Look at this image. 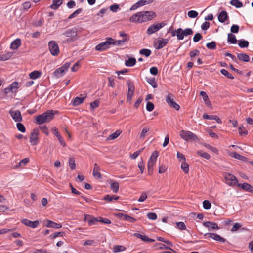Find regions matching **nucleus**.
Here are the masks:
<instances>
[{
    "instance_id": "423d86ee",
    "label": "nucleus",
    "mask_w": 253,
    "mask_h": 253,
    "mask_svg": "<svg viewBox=\"0 0 253 253\" xmlns=\"http://www.w3.org/2000/svg\"><path fill=\"white\" fill-rule=\"evenodd\" d=\"M177 32V37L178 40H183L185 36L192 35L193 31L191 28H186L183 30L181 28H178L176 30Z\"/></svg>"
},
{
    "instance_id": "a18cd8bd",
    "label": "nucleus",
    "mask_w": 253,
    "mask_h": 253,
    "mask_svg": "<svg viewBox=\"0 0 253 253\" xmlns=\"http://www.w3.org/2000/svg\"><path fill=\"white\" fill-rule=\"evenodd\" d=\"M220 72L222 74H223L229 79H233L234 78L233 75L231 73H229L226 69H221L220 70Z\"/></svg>"
},
{
    "instance_id": "7c9ffc66",
    "label": "nucleus",
    "mask_w": 253,
    "mask_h": 253,
    "mask_svg": "<svg viewBox=\"0 0 253 253\" xmlns=\"http://www.w3.org/2000/svg\"><path fill=\"white\" fill-rule=\"evenodd\" d=\"M227 41L228 42H230L231 44H236L237 43V40L234 34L232 33H229L228 34Z\"/></svg>"
},
{
    "instance_id": "052dcab7",
    "label": "nucleus",
    "mask_w": 253,
    "mask_h": 253,
    "mask_svg": "<svg viewBox=\"0 0 253 253\" xmlns=\"http://www.w3.org/2000/svg\"><path fill=\"white\" fill-rule=\"evenodd\" d=\"M176 226L178 229L181 230H185L186 229V226L183 222H177Z\"/></svg>"
},
{
    "instance_id": "bb28decb",
    "label": "nucleus",
    "mask_w": 253,
    "mask_h": 253,
    "mask_svg": "<svg viewBox=\"0 0 253 253\" xmlns=\"http://www.w3.org/2000/svg\"><path fill=\"white\" fill-rule=\"evenodd\" d=\"M110 188L115 193L118 192L119 188V184L118 182L113 180H111Z\"/></svg>"
},
{
    "instance_id": "de8ad7c7",
    "label": "nucleus",
    "mask_w": 253,
    "mask_h": 253,
    "mask_svg": "<svg viewBox=\"0 0 253 253\" xmlns=\"http://www.w3.org/2000/svg\"><path fill=\"white\" fill-rule=\"evenodd\" d=\"M126 42V39H123L122 40H120L118 41H114V40L113 39L114 43H112V45H123Z\"/></svg>"
},
{
    "instance_id": "79ce46f5",
    "label": "nucleus",
    "mask_w": 253,
    "mask_h": 253,
    "mask_svg": "<svg viewBox=\"0 0 253 253\" xmlns=\"http://www.w3.org/2000/svg\"><path fill=\"white\" fill-rule=\"evenodd\" d=\"M181 168L183 171V172L185 173H188L189 172V165L185 162V161H183L181 165Z\"/></svg>"
},
{
    "instance_id": "bf43d9fd",
    "label": "nucleus",
    "mask_w": 253,
    "mask_h": 253,
    "mask_svg": "<svg viewBox=\"0 0 253 253\" xmlns=\"http://www.w3.org/2000/svg\"><path fill=\"white\" fill-rule=\"evenodd\" d=\"M202 38V36L201 34L197 33H196L193 37V41L195 42H199Z\"/></svg>"
},
{
    "instance_id": "6e6d98bb",
    "label": "nucleus",
    "mask_w": 253,
    "mask_h": 253,
    "mask_svg": "<svg viewBox=\"0 0 253 253\" xmlns=\"http://www.w3.org/2000/svg\"><path fill=\"white\" fill-rule=\"evenodd\" d=\"M200 54V51L197 49L193 50L190 52L189 55L191 57V59L193 60V58L197 55H199Z\"/></svg>"
},
{
    "instance_id": "e2e57ef3",
    "label": "nucleus",
    "mask_w": 253,
    "mask_h": 253,
    "mask_svg": "<svg viewBox=\"0 0 253 253\" xmlns=\"http://www.w3.org/2000/svg\"><path fill=\"white\" fill-rule=\"evenodd\" d=\"M22 6L24 10H27L31 7V4L30 1H26L22 4Z\"/></svg>"
},
{
    "instance_id": "603ef678",
    "label": "nucleus",
    "mask_w": 253,
    "mask_h": 253,
    "mask_svg": "<svg viewBox=\"0 0 253 253\" xmlns=\"http://www.w3.org/2000/svg\"><path fill=\"white\" fill-rule=\"evenodd\" d=\"M69 165L70 168L74 170L76 168V164L75 160L73 158H70L69 159Z\"/></svg>"
},
{
    "instance_id": "dca6fc26",
    "label": "nucleus",
    "mask_w": 253,
    "mask_h": 253,
    "mask_svg": "<svg viewBox=\"0 0 253 253\" xmlns=\"http://www.w3.org/2000/svg\"><path fill=\"white\" fill-rule=\"evenodd\" d=\"M84 220L88 222L89 226L96 225L99 222V219L90 215H84Z\"/></svg>"
},
{
    "instance_id": "4d7b16f0",
    "label": "nucleus",
    "mask_w": 253,
    "mask_h": 253,
    "mask_svg": "<svg viewBox=\"0 0 253 253\" xmlns=\"http://www.w3.org/2000/svg\"><path fill=\"white\" fill-rule=\"evenodd\" d=\"M40 129L42 131V132L44 133L46 136H48L49 135L48 129L46 126H42L40 127Z\"/></svg>"
},
{
    "instance_id": "774afa93",
    "label": "nucleus",
    "mask_w": 253,
    "mask_h": 253,
    "mask_svg": "<svg viewBox=\"0 0 253 253\" xmlns=\"http://www.w3.org/2000/svg\"><path fill=\"white\" fill-rule=\"evenodd\" d=\"M18 84H19L17 82H14L10 84L9 86L11 88L12 90L14 92V90L18 88Z\"/></svg>"
},
{
    "instance_id": "680f3d73",
    "label": "nucleus",
    "mask_w": 253,
    "mask_h": 253,
    "mask_svg": "<svg viewBox=\"0 0 253 253\" xmlns=\"http://www.w3.org/2000/svg\"><path fill=\"white\" fill-rule=\"evenodd\" d=\"M147 217L151 220H155L157 218V215L155 213L149 212L147 215Z\"/></svg>"
},
{
    "instance_id": "393cba45",
    "label": "nucleus",
    "mask_w": 253,
    "mask_h": 253,
    "mask_svg": "<svg viewBox=\"0 0 253 253\" xmlns=\"http://www.w3.org/2000/svg\"><path fill=\"white\" fill-rule=\"evenodd\" d=\"M21 45V40L20 39L17 38L15 39L11 44L10 48L16 50Z\"/></svg>"
},
{
    "instance_id": "f8f14e48",
    "label": "nucleus",
    "mask_w": 253,
    "mask_h": 253,
    "mask_svg": "<svg viewBox=\"0 0 253 253\" xmlns=\"http://www.w3.org/2000/svg\"><path fill=\"white\" fill-rule=\"evenodd\" d=\"M9 114L15 122H20L22 121V115L19 110L11 109L9 110Z\"/></svg>"
},
{
    "instance_id": "6ab92c4d",
    "label": "nucleus",
    "mask_w": 253,
    "mask_h": 253,
    "mask_svg": "<svg viewBox=\"0 0 253 253\" xmlns=\"http://www.w3.org/2000/svg\"><path fill=\"white\" fill-rule=\"evenodd\" d=\"M169 39H160L157 40L155 43V47L157 49H160L165 47L168 43Z\"/></svg>"
},
{
    "instance_id": "b1692460",
    "label": "nucleus",
    "mask_w": 253,
    "mask_h": 253,
    "mask_svg": "<svg viewBox=\"0 0 253 253\" xmlns=\"http://www.w3.org/2000/svg\"><path fill=\"white\" fill-rule=\"evenodd\" d=\"M100 169V168L99 166L97 164L95 163L94 164V169L93 170V175L96 178L98 179L101 178V175L99 172Z\"/></svg>"
},
{
    "instance_id": "412c9836",
    "label": "nucleus",
    "mask_w": 253,
    "mask_h": 253,
    "mask_svg": "<svg viewBox=\"0 0 253 253\" xmlns=\"http://www.w3.org/2000/svg\"><path fill=\"white\" fill-rule=\"evenodd\" d=\"M203 225L205 227L208 228L209 229H211V230H214V229L218 230L219 229V227H218L217 224L215 222L207 221V222H204L203 223Z\"/></svg>"
},
{
    "instance_id": "3c124183",
    "label": "nucleus",
    "mask_w": 253,
    "mask_h": 253,
    "mask_svg": "<svg viewBox=\"0 0 253 253\" xmlns=\"http://www.w3.org/2000/svg\"><path fill=\"white\" fill-rule=\"evenodd\" d=\"M82 11V8H79L76 11H75L72 14H71L68 17L69 19H71L76 17L78 14L81 13Z\"/></svg>"
},
{
    "instance_id": "58836bf2",
    "label": "nucleus",
    "mask_w": 253,
    "mask_h": 253,
    "mask_svg": "<svg viewBox=\"0 0 253 253\" xmlns=\"http://www.w3.org/2000/svg\"><path fill=\"white\" fill-rule=\"evenodd\" d=\"M1 55V61H6L10 59L12 56L13 54L12 52H7Z\"/></svg>"
},
{
    "instance_id": "4468645a",
    "label": "nucleus",
    "mask_w": 253,
    "mask_h": 253,
    "mask_svg": "<svg viewBox=\"0 0 253 253\" xmlns=\"http://www.w3.org/2000/svg\"><path fill=\"white\" fill-rule=\"evenodd\" d=\"M225 178L227 181L228 184L231 186L238 184L237 178L233 174L226 173L225 174Z\"/></svg>"
},
{
    "instance_id": "c03bdc74",
    "label": "nucleus",
    "mask_w": 253,
    "mask_h": 253,
    "mask_svg": "<svg viewBox=\"0 0 253 253\" xmlns=\"http://www.w3.org/2000/svg\"><path fill=\"white\" fill-rule=\"evenodd\" d=\"M125 250L126 248L124 246L121 245L115 246L113 249V251L114 253H118L125 251Z\"/></svg>"
},
{
    "instance_id": "20e7f679",
    "label": "nucleus",
    "mask_w": 253,
    "mask_h": 253,
    "mask_svg": "<svg viewBox=\"0 0 253 253\" xmlns=\"http://www.w3.org/2000/svg\"><path fill=\"white\" fill-rule=\"evenodd\" d=\"M113 39L108 38L105 42H102L95 46V50L99 51L105 50L110 47L113 43Z\"/></svg>"
},
{
    "instance_id": "c85d7f7f",
    "label": "nucleus",
    "mask_w": 253,
    "mask_h": 253,
    "mask_svg": "<svg viewBox=\"0 0 253 253\" xmlns=\"http://www.w3.org/2000/svg\"><path fill=\"white\" fill-rule=\"evenodd\" d=\"M46 226L47 227L53 228L55 229H59L62 227V225L60 224H58L55 222H54L51 220L47 221Z\"/></svg>"
},
{
    "instance_id": "9b49d317",
    "label": "nucleus",
    "mask_w": 253,
    "mask_h": 253,
    "mask_svg": "<svg viewBox=\"0 0 253 253\" xmlns=\"http://www.w3.org/2000/svg\"><path fill=\"white\" fill-rule=\"evenodd\" d=\"M39 131L37 129H34L30 133V142L32 145H36L38 142Z\"/></svg>"
},
{
    "instance_id": "864d4df0",
    "label": "nucleus",
    "mask_w": 253,
    "mask_h": 253,
    "mask_svg": "<svg viewBox=\"0 0 253 253\" xmlns=\"http://www.w3.org/2000/svg\"><path fill=\"white\" fill-rule=\"evenodd\" d=\"M17 128L21 132H25L26 131L25 126L21 123L18 122L16 124Z\"/></svg>"
},
{
    "instance_id": "f3484780",
    "label": "nucleus",
    "mask_w": 253,
    "mask_h": 253,
    "mask_svg": "<svg viewBox=\"0 0 253 253\" xmlns=\"http://www.w3.org/2000/svg\"><path fill=\"white\" fill-rule=\"evenodd\" d=\"M21 222L25 225L32 228H35L39 225V222L38 220L31 221L27 219H23L21 220Z\"/></svg>"
},
{
    "instance_id": "0e129e2a",
    "label": "nucleus",
    "mask_w": 253,
    "mask_h": 253,
    "mask_svg": "<svg viewBox=\"0 0 253 253\" xmlns=\"http://www.w3.org/2000/svg\"><path fill=\"white\" fill-rule=\"evenodd\" d=\"M203 207L205 209H209L211 207V203L208 200H204L203 202Z\"/></svg>"
},
{
    "instance_id": "4be33fe9",
    "label": "nucleus",
    "mask_w": 253,
    "mask_h": 253,
    "mask_svg": "<svg viewBox=\"0 0 253 253\" xmlns=\"http://www.w3.org/2000/svg\"><path fill=\"white\" fill-rule=\"evenodd\" d=\"M86 97V96H84L83 94H81L80 97H75L73 100V105L75 106L80 105L84 102V100Z\"/></svg>"
},
{
    "instance_id": "37998d69",
    "label": "nucleus",
    "mask_w": 253,
    "mask_h": 253,
    "mask_svg": "<svg viewBox=\"0 0 253 253\" xmlns=\"http://www.w3.org/2000/svg\"><path fill=\"white\" fill-rule=\"evenodd\" d=\"M238 44L240 47L245 48L249 46V42L246 40H240L238 41Z\"/></svg>"
},
{
    "instance_id": "473e14b6",
    "label": "nucleus",
    "mask_w": 253,
    "mask_h": 253,
    "mask_svg": "<svg viewBox=\"0 0 253 253\" xmlns=\"http://www.w3.org/2000/svg\"><path fill=\"white\" fill-rule=\"evenodd\" d=\"M238 58L241 61L248 62L250 60L249 56L245 53H239L237 55Z\"/></svg>"
},
{
    "instance_id": "13d9d810",
    "label": "nucleus",
    "mask_w": 253,
    "mask_h": 253,
    "mask_svg": "<svg viewBox=\"0 0 253 253\" xmlns=\"http://www.w3.org/2000/svg\"><path fill=\"white\" fill-rule=\"evenodd\" d=\"M187 14L189 17L193 18L196 17L198 16V13L196 11L191 10L188 11Z\"/></svg>"
},
{
    "instance_id": "f257e3e1",
    "label": "nucleus",
    "mask_w": 253,
    "mask_h": 253,
    "mask_svg": "<svg viewBox=\"0 0 253 253\" xmlns=\"http://www.w3.org/2000/svg\"><path fill=\"white\" fill-rule=\"evenodd\" d=\"M56 112V111L50 110L38 115L35 118L36 123L42 125L44 123L49 122L54 118Z\"/></svg>"
},
{
    "instance_id": "338daca9",
    "label": "nucleus",
    "mask_w": 253,
    "mask_h": 253,
    "mask_svg": "<svg viewBox=\"0 0 253 253\" xmlns=\"http://www.w3.org/2000/svg\"><path fill=\"white\" fill-rule=\"evenodd\" d=\"M241 227V225L238 222H236L234 224L233 227L232 228L231 231L232 232L237 231L240 227Z\"/></svg>"
},
{
    "instance_id": "f03ea898",
    "label": "nucleus",
    "mask_w": 253,
    "mask_h": 253,
    "mask_svg": "<svg viewBox=\"0 0 253 253\" xmlns=\"http://www.w3.org/2000/svg\"><path fill=\"white\" fill-rule=\"evenodd\" d=\"M77 31L76 29L67 30L60 36V40L63 43H68L77 39Z\"/></svg>"
},
{
    "instance_id": "0eeeda50",
    "label": "nucleus",
    "mask_w": 253,
    "mask_h": 253,
    "mask_svg": "<svg viewBox=\"0 0 253 253\" xmlns=\"http://www.w3.org/2000/svg\"><path fill=\"white\" fill-rule=\"evenodd\" d=\"M129 21L132 23H144L143 15L142 11L137 12L130 17Z\"/></svg>"
},
{
    "instance_id": "7ed1b4c3",
    "label": "nucleus",
    "mask_w": 253,
    "mask_h": 253,
    "mask_svg": "<svg viewBox=\"0 0 253 253\" xmlns=\"http://www.w3.org/2000/svg\"><path fill=\"white\" fill-rule=\"evenodd\" d=\"M158 156V152L157 151H154L150 156L147 164V169L149 175H152L153 174V171L154 169L153 167L156 164Z\"/></svg>"
},
{
    "instance_id": "c9c22d12",
    "label": "nucleus",
    "mask_w": 253,
    "mask_h": 253,
    "mask_svg": "<svg viewBox=\"0 0 253 253\" xmlns=\"http://www.w3.org/2000/svg\"><path fill=\"white\" fill-rule=\"evenodd\" d=\"M119 198V197L118 196H116V195L110 196L108 194V195H106L104 196L103 199L106 201L111 202V201H113V200L116 201V200H118Z\"/></svg>"
},
{
    "instance_id": "ea45409f",
    "label": "nucleus",
    "mask_w": 253,
    "mask_h": 253,
    "mask_svg": "<svg viewBox=\"0 0 253 253\" xmlns=\"http://www.w3.org/2000/svg\"><path fill=\"white\" fill-rule=\"evenodd\" d=\"M197 154L207 160L210 159L211 157L210 155L208 153L203 151H197Z\"/></svg>"
},
{
    "instance_id": "f704fd0d",
    "label": "nucleus",
    "mask_w": 253,
    "mask_h": 253,
    "mask_svg": "<svg viewBox=\"0 0 253 253\" xmlns=\"http://www.w3.org/2000/svg\"><path fill=\"white\" fill-rule=\"evenodd\" d=\"M150 130V127L149 126H145L143 129L142 130L140 134V138L141 139H144L146 133L149 132Z\"/></svg>"
},
{
    "instance_id": "a878e982",
    "label": "nucleus",
    "mask_w": 253,
    "mask_h": 253,
    "mask_svg": "<svg viewBox=\"0 0 253 253\" xmlns=\"http://www.w3.org/2000/svg\"><path fill=\"white\" fill-rule=\"evenodd\" d=\"M62 0H53L52 4L50 5V7L52 9L57 10L62 4Z\"/></svg>"
},
{
    "instance_id": "5701e85b",
    "label": "nucleus",
    "mask_w": 253,
    "mask_h": 253,
    "mask_svg": "<svg viewBox=\"0 0 253 253\" xmlns=\"http://www.w3.org/2000/svg\"><path fill=\"white\" fill-rule=\"evenodd\" d=\"M203 117L205 119H209V120H214L216 121V122L218 124H221L222 121L216 115H209L206 113L203 114Z\"/></svg>"
},
{
    "instance_id": "39448f33",
    "label": "nucleus",
    "mask_w": 253,
    "mask_h": 253,
    "mask_svg": "<svg viewBox=\"0 0 253 253\" xmlns=\"http://www.w3.org/2000/svg\"><path fill=\"white\" fill-rule=\"evenodd\" d=\"M180 136L185 141H196L198 139L197 136L189 131L181 130L180 132Z\"/></svg>"
},
{
    "instance_id": "9d476101",
    "label": "nucleus",
    "mask_w": 253,
    "mask_h": 253,
    "mask_svg": "<svg viewBox=\"0 0 253 253\" xmlns=\"http://www.w3.org/2000/svg\"><path fill=\"white\" fill-rule=\"evenodd\" d=\"M166 23L161 22L160 23L153 24L149 26L147 30V34L148 35H151L156 32L159 31L160 29L163 28Z\"/></svg>"
},
{
    "instance_id": "09e8293b",
    "label": "nucleus",
    "mask_w": 253,
    "mask_h": 253,
    "mask_svg": "<svg viewBox=\"0 0 253 253\" xmlns=\"http://www.w3.org/2000/svg\"><path fill=\"white\" fill-rule=\"evenodd\" d=\"M168 169V166L165 164H160L159 167V173H163L165 172Z\"/></svg>"
},
{
    "instance_id": "5fc2aeb1",
    "label": "nucleus",
    "mask_w": 253,
    "mask_h": 253,
    "mask_svg": "<svg viewBox=\"0 0 253 253\" xmlns=\"http://www.w3.org/2000/svg\"><path fill=\"white\" fill-rule=\"evenodd\" d=\"M216 44L215 42H211L208 43L206 44V47L211 50L214 49L216 48Z\"/></svg>"
},
{
    "instance_id": "a19ab883",
    "label": "nucleus",
    "mask_w": 253,
    "mask_h": 253,
    "mask_svg": "<svg viewBox=\"0 0 253 253\" xmlns=\"http://www.w3.org/2000/svg\"><path fill=\"white\" fill-rule=\"evenodd\" d=\"M228 154L230 156L238 160H242L244 158V156L240 155V154L235 152H229Z\"/></svg>"
},
{
    "instance_id": "a211bd4d",
    "label": "nucleus",
    "mask_w": 253,
    "mask_h": 253,
    "mask_svg": "<svg viewBox=\"0 0 253 253\" xmlns=\"http://www.w3.org/2000/svg\"><path fill=\"white\" fill-rule=\"evenodd\" d=\"M207 236H208L209 237L211 238L216 241L220 242L221 243H224L226 241V239L217 234L209 233L204 234V236L206 238H207Z\"/></svg>"
},
{
    "instance_id": "69168bd1",
    "label": "nucleus",
    "mask_w": 253,
    "mask_h": 253,
    "mask_svg": "<svg viewBox=\"0 0 253 253\" xmlns=\"http://www.w3.org/2000/svg\"><path fill=\"white\" fill-rule=\"evenodd\" d=\"M154 108V105L151 102H148L146 105V109L148 111H152Z\"/></svg>"
},
{
    "instance_id": "6e6552de",
    "label": "nucleus",
    "mask_w": 253,
    "mask_h": 253,
    "mask_svg": "<svg viewBox=\"0 0 253 253\" xmlns=\"http://www.w3.org/2000/svg\"><path fill=\"white\" fill-rule=\"evenodd\" d=\"M48 48L53 56H57L60 52L58 44L54 41H50L48 42Z\"/></svg>"
},
{
    "instance_id": "1a4fd4ad",
    "label": "nucleus",
    "mask_w": 253,
    "mask_h": 253,
    "mask_svg": "<svg viewBox=\"0 0 253 253\" xmlns=\"http://www.w3.org/2000/svg\"><path fill=\"white\" fill-rule=\"evenodd\" d=\"M166 101L171 107L176 110H178L180 106L177 104L174 100V96L171 93H169L166 97Z\"/></svg>"
},
{
    "instance_id": "4c0bfd02",
    "label": "nucleus",
    "mask_w": 253,
    "mask_h": 253,
    "mask_svg": "<svg viewBox=\"0 0 253 253\" xmlns=\"http://www.w3.org/2000/svg\"><path fill=\"white\" fill-rule=\"evenodd\" d=\"M230 3L236 8H239L243 7V3L239 0H232L230 1Z\"/></svg>"
},
{
    "instance_id": "ddd939ff",
    "label": "nucleus",
    "mask_w": 253,
    "mask_h": 253,
    "mask_svg": "<svg viewBox=\"0 0 253 253\" xmlns=\"http://www.w3.org/2000/svg\"><path fill=\"white\" fill-rule=\"evenodd\" d=\"M127 85L128 89L127 95V101H130L134 95V92L135 91V86L134 84L130 81H128L127 82Z\"/></svg>"
},
{
    "instance_id": "e433bc0d",
    "label": "nucleus",
    "mask_w": 253,
    "mask_h": 253,
    "mask_svg": "<svg viewBox=\"0 0 253 253\" xmlns=\"http://www.w3.org/2000/svg\"><path fill=\"white\" fill-rule=\"evenodd\" d=\"M121 131L119 130L110 134L107 138V140H112L117 138L121 134Z\"/></svg>"
},
{
    "instance_id": "2eb2a0df",
    "label": "nucleus",
    "mask_w": 253,
    "mask_h": 253,
    "mask_svg": "<svg viewBox=\"0 0 253 253\" xmlns=\"http://www.w3.org/2000/svg\"><path fill=\"white\" fill-rule=\"evenodd\" d=\"M142 12L145 22L153 20L157 16L156 13L152 11H144Z\"/></svg>"
},
{
    "instance_id": "2f4dec72",
    "label": "nucleus",
    "mask_w": 253,
    "mask_h": 253,
    "mask_svg": "<svg viewBox=\"0 0 253 253\" xmlns=\"http://www.w3.org/2000/svg\"><path fill=\"white\" fill-rule=\"evenodd\" d=\"M136 62L134 58H129L128 60L125 61V65L127 67H132L135 65Z\"/></svg>"
},
{
    "instance_id": "aec40b11",
    "label": "nucleus",
    "mask_w": 253,
    "mask_h": 253,
    "mask_svg": "<svg viewBox=\"0 0 253 253\" xmlns=\"http://www.w3.org/2000/svg\"><path fill=\"white\" fill-rule=\"evenodd\" d=\"M237 186L243 190L253 193V186L247 183L237 184Z\"/></svg>"
},
{
    "instance_id": "cd10ccee",
    "label": "nucleus",
    "mask_w": 253,
    "mask_h": 253,
    "mask_svg": "<svg viewBox=\"0 0 253 253\" xmlns=\"http://www.w3.org/2000/svg\"><path fill=\"white\" fill-rule=\"evenodd\" d=\"M66 72V71L64 70V69H63L62 67H61L60 68L57 69L54 72V75L56 77L60 78L63 76Z\"/></svg>"
},
{
    "instance_id": "8fccbe9b",
    "label": "nucleus",
    "mask_w": 253,
    "mask_h": 253,
    "mask_svg": "<svg viewBox=\"0 0 253 253\" xmlns=\"http://www.w3.org/2000/svg\"><path fill=\"white\" fill-rule=\"evenodd\" d=\"M138 3L140 7L143 6L146 4H149L153 2V0H139Z\"/></svg>"
},
{
    "instance_id": "c756f323",
    "label": "nucleus",
    "mask_w": 253,
    "mask_h": 253,
    "mask_svg": "<svg viewBox=\"0 0 253 253\" xmlns=\"http://www.w3.org/2000/svg\"><path fill=\"white\" fill-rule=\"evenodd\" d=\"M228 18L227 13L225 11H221L218 16V20L221 23H223Z\"/></svg>"
},
{
    "instance_id": "49530a36",
    "label": "nucleus",
    "mask_w": 253,
    "mask_h": 253,
    "mask_svg": "<svg viewBox=\"0 0 253 253\" xmlns=\"http://www.w3.org/2000/svg\"><path fill=\"white\" fill-rule=\"evenodd\" d=\"M139 53L146 57H149L151 54V51L148 49H142L140 50Z\"/></svg>"
},
{
    "instance_id": "72a5a7b5",
    "label": "nucleus",
    "mask_w": 253,
    "mask_h": 253,
    "mask_svg": "<svg viewBox=\"0 0 253 253\" xmlns=\"http://www.w3.org/2000/svg\"><path fill=\"white\" fill-rule=\"evenodd\" d=\"M41 73L38 71H34L29 74V77L32 79H36L40 77Z\"/></svg>"
}]
</instances>
